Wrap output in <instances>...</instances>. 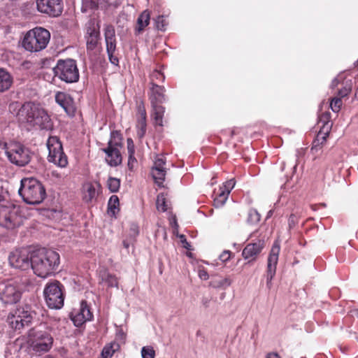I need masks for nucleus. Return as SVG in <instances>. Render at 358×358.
Segmentation results:
<instances>
[{
	"label": "nucleus",
	"instance_id": "nucleus-29",
	"mask_svg": "<svg viewBox=\"0 0 358 358\" xmlns=\"http://www.w3.org/2000/svg\"><path fill=\"white\" fill-rule=\"evenodd\" d=\"M99 278L102 282H106L108 287H117L118 280L117 277L109 273L107 269L101 270L99 273Z\"/></svg>",
	"mask_w": 358,
	"mask_h": 358
},
{
	"label": "nucleus",
	"instance_id": "nucleus-56",
	"mask_svg": "<svg viewBox=\"0 0 358 358\" xmlns=\"http://www.w3.org/2000/svg\"><path fill=\"white\" fill-rule=\"evenodd\" d=\"M123 243H124V245L125 248H127L129 247V245L125 241H124Z\"/></svg>",
	"mask_w": 358,
	"mask_h": 358
},
{
	"label": "nucleus",
	"instance_id": "nucleus-41",
	"mask_svg": "<svg viewBox=\"0 0 358 358\" xmlns=\"http://www.w3.org/2000/svg\"><path fill=\"white\" fill-rule=\"evenodd\" d=\"M156 205L158 210L165 212L167 210L166 199L164 195L157 196Z\"/></svg>",
	"mask_w": 358,
	"mask_h": 358
},
{
	"label": "nucleus",
	"instance_id": "nucleus-18",
	"mask_svg": "<svg viewBox=\"0 0 358 358\" xmlns=\"http://www.w3.org/2000/svg\"><path fill=\"white\" fill-rule=\"evenodd\" d=\"M266 246L264 239H257L253 243H248L242 251V256L248 262L256 261Z\"/></svg>",
	"mask_w": 358,
	"mask_h": 358
},
{
	"label": "nucleus",
	"instance_id": "nucleus-24",
	"mask_svg": "<svg viewBox=\"0 0 358 358\" xmlns=\"http://www.w3.org/2000/svg\"><path fill=\"white\" fill-rule=\"evenodd\" d=\"M325 128V124L322 130H320L316 138L313 140L310 151L313 154H316L318 151L321 150L324 144L327 141V138L329 133V127H327L326 131H323Z\"/></svg>",
	"mask_w": 358,
	"mask_h": 358
},
{
	"label": "nucleus",
	"instance_id": "nucleus-16",
	"mask_svg": "<svg viewBox=\"0 0 358 358\" xmlns=\"http://www.w3.org/2000/svg\"><path fill=\"white\" fill-rule=\"evenodd\" d=\"M104 38L106 45V52L110 62L114 65H118L119 59L116 52L117 40L115 30L112 24H107L104 28Z\"/></svg>",
	"mask_w": 358,
	"mask_h": 358
},
{
	"label": "nucleus",
	"instance_id": "nucleus-50",
	"mask_svg": "<svg viewBox=\"0 0 358 358\" xmlns=\"http://www.w3.org/2000/svg\"><path fill=\"white\" fill-rule=\"evenodd\" d=\"M199 276L202 280H207L209 278V275L207 272V271L204 268H201L199 271Z\"/></svg>",
	"mask_w": 358,
	"mask_h": 358
},
{
	"label": "nucleus",
	"instance_id": "nucleus-5",
	"mask_svg": "<svg viewBox=\"0 0 358 358\" xmlns=\"http://www.w3.org/2000/svg\"><path fill=\"white\" fill-rule=\"evenodd\" d=\"M165 92V87L159 85H152V87H149L148 92L152 108L151 117L155 124L161 127L163 126V117L165 113V108L162 106L166 101Z\"/></svg>",
	"mask_w": 358,
	"mask_h": 358
},
{
	"label": "nucleus",
	"instance_id": "nucleus-34",
	"mask_svg": "<svg viewBox=\"0 0 358 358\" xmlns=\"http://www.w3.org/2000/svg\"><path fill=\"white\" fill-rule=\"evenodd\" d=\"M150 87H152V85H157V82H161L163 83L165 80V76L164 73L158 70H154L150 76Z\"/></svg>",
	"mask_w": 358,
	"mask_h": 358
},
{
	"label": "nucleus",
	"instance_id": "nucleus-20",
	"mask_svg": "<svg viewBox=\"0 0 358 358\" xmlns=\"http://www.w3.org/2000/svg\"><path fill=\"white\" fill-rule=\"evenodd\" d=\"M102 187L99 182H86L82 187V198L86 203H92L96 200L101 192Z\"/></svg>",
	"mask_w": 358,
	"mask_h": 358
},
{
	"label": "nucleus",
	"instance_id": "nucleus-54",
	"mask_svg": "<svg viewBox=\"0 0 358 358\" xmlns=\"http://www.w3.org/2000/svg\"><path fill=\"white\" fill-rule=\"evenodd\" d=\"M51 174H52V176L55 177L57 178H62L61 174L57 173V171H52Z\"/></svg>",
	"mask_w": 358,
	"mask_h": 358
},
{
	"label": "nucleus",
	"instance_id": "nucleus-46",
	"mask_svg": "<svg viewBox=\"0 0 358 358\" xmlns=\"http://www.w3.org/2000/svg\"><path fill=\"white\" fill-rule=\"evenodd\" d=\"M235 185V180L234 179L229 180L227 181L222 186L220 187L223 190H229L230 192L231 190L234 188Z\"/></svg>",
	"mask_w": 358,
	"mask_h": 358
},
{
	"label": "nucleus",
	"instance_id": "nucleus-21",
	"mask_svg": "<svg viewBox=\"0 0 358 358\" xmlns=\"http://www.w3.org/2000/svg\"><path fill=\"white\" fill-rule=\"evenodd\" d=\"M55 101L64 108L69 116H74L76 106L70 94L64 92H57L55 94Z\"/></svg>",
	"mask_w": 358,
	"mask_h": 358
},
{
	"label": "nucleus",
	"instance_id": "nucleus-27",
	"mask_svg": "<svg viewBox=\"0 0 358 358\" xmlns=\"http://www.w3.org/2000/svg\"><path fill=\"white\" fill-rule=\"evenodd\" d=\"M150 13L148 10L143 11L138 16L135 28V34H141L145 28L150 24Z\"/></svg>",
	"mask_w": 358,
	"mask_h": 358
},
{
	"label": "nucleus",
	"instance_id": "nucleus-49",
	"mask_svg": "<svg viewBox=\"0 0 358 358\" xmlns=\"http://www.w3.org/2000/svg\"><path fill=\"white\" fill-rule=\"evenodd\" d=\"M231 252L229 250H225L220 255V259L222 262H227L231 258Z\"/></svg>",
	"mask_w": 358,
	"mask_h": 358
},
{
	"label": "nucleus",
	"instance_id": "nucleus-52",
	"mask_svg": "<svg viewBox=\"0 0 358 358\" xmlns=\"http://www.w3.org/2000/svg\"><path fill=\"white\" fill-rule=\"evenodd\" d=\"M265 358H281V357L280 356V355L278 353L271 352H268L266 355Z\"/></svg>",
	"mask_w": 358,
	"mask_h": 358
},
{
	"label": "nucleus",
	"instance_id": "nucleus-43",
	"mask_svg": "<svg viewBox=\"0 0 358 358\" xmlns=\"http://www.w3.org/2000/svg\"><path fill=\"white\" fill-rule=\"evenodd\" d=\"M137 115L138 116V119L146 120L147 118V113L143 101L139 103L137 106Z\"/></svg>",
	"mask_w": 358,
	"mask_h": 358
},
{
	"label": "nucleus",
	"instance_id": "nucleus-19",
	"mask_svg": "<svg viewBox=\"0 0 358 358\" xmlns=\"http://www.w3.org/2000/svg\"><path fill=\"white\" fill-rule=\"evenodd\" d=\"M166 159L162 156H157L151 170L152 176L159 187H163L166 174Z\"/></svg>",
	"mask_w": 358,
	"mask_h": 358
},
{
	"label": "nucleus",
	"instance_id": "nucleus-25",
	"mask_svg": "<svg viewBox=\"0 0 358 358\" xmlns=\"http://www.w3.org/2000/svg\"><path fill=\"white\" fill-rule=\"evenodd\" d=\"M13 83L10 73L4 69L0 68V93L8 91Z\"/></svg>",
	"mask_w": 358,
	"mask_h": 358
},
{
	"label": "nucleus",
	"instance_id": "nucleus-9",
	"mask_svg": "<svg viewBox=\"0 0 358 358\" xmlns=\"http://www.w3.org/2000/svg\"><path fill=\"white\" fill-rule=\"evenodd\" d=\"M54 72L55 76L67 83H76L79 80L76 61L72 59H59Z\"/></svg>",
	"mask_w": 358,
	"mask_h": 358
},
{
	"label": "nucleus",
	"instance_id": "nucleus-23",
	"mask_svg": "<svg viewBox=\"0 0 358 358\" xmlns=\"http://www.w3.org/2000/svg\"><path fill=\"white\" fill-rule=\"evenodd\" d=\"M106 153V161L111 166H116L122 162V155L118 148L107 147L102 149Z\"/></svg>",
	"mask_w": 358,
	"mask_h": 358
},
{
	"label": "nucleus",
	"instance_id": "nucleus-47",
	"mask_svg": "<svg viewBox=\"0 0 358 358\" xmlns=\"http://www.w3.org/2000/svg\"><path fill=\"white\" fill-rule=\"evenodd\" d=\"M350 91H351L350 88L343 87L338 91V97L341 98V99L344 98L350 94Z\"/></svg>",
	"mask_w": 358,
	"mask_h": 358
},
{
	"label": "nucleus",
	"instance_id": "nucleus-6",
	"mask_svg": "<svg viewBox=\"0 0 358 358\" xmlns=\"http://www.w3.org/2000/svg\"><path fill=\"white\" fill-rule=\"evenodd\" d=\"M50 38V34L47 29L35 27L27 32L22 41V46L27 51L39 52L47 47Z\"/></svg>",
	"mask_w": 358,
	"mask_h": 358
},
{
	"label": "nucleus",
	"instance_id": "nucleus-10",
	"mask_svg": "<svg viewBox=\"0 0 358 358\" xmlns=\"http://www.w3.org/2000/svg\"><path fill=\"white\" fill-rule=\"evenodd\" d=\"M22 216L19 208L14 205L0 206V226L14 229L22 224Z\"/></svg>",
	"mask_w": 358,
	"mask_h": 358
},
{
	"label": "nucleus",
	"instance_id": "nucleus-28",
	"mask_svg": "<svg viewBox=\"0 0 358 358\" xmlns=\"http://www.w3.org/2000/svg\"><path fill=\"white\" fill-rule=\"evenodd\" d=\"M6 321L9 326L15 331H20L24 327L28 326L27 324H24V322L22 321V319L16 315V312L15 310L8 314Z\"/></svg>",
	"mask_w": 358,
	"mask_h": 358
},
{
	"label": "nucleus",
	"instance_id": "nucleus-45",
	"mask_svg": "<svg viewBox=\"0 0 358 358\" xmlns=\"http://www.w3.org/2000/svg\"><path fill=\"white\" fill-rule=\"evenodd\" d=\"M127 147L128 155H134L135 154V145L134 141L131 138H128L127 140Z\"/></svg>",
	"mask_w": 358,
	"mask_h": 358
},
{
	"label": "nucleus",
	"instance_id": "nucleus-30",
	"mask_svg": "<svg viewBox=\"0 0 358 358\" xmlns=\"http://www.w3.org/2000/svg\"><path fill=\"white\" fill-rule=\"evenodd\" d=\"M229 195V190H223L220 187L213 201L214 206L215 208H220L222 206L227 200Z\"/></svg>",
	"mask_w": 358,
	"mask_h": 358
},
{
	"label": "nucleus",
	"instance_id": "nucleus-58",
	"mask_svg": "<svg viewBox=\"0 0 358 358\" xmlns=\"http://www.w3.org/2000/svg\"><path fill=\"white\" fill-rule=\"evenodd\" d=\"M357 63H358V59H357Z\"/></svg>",
	"mask_w": 358,
	"mask_h": 358
},
{
	"label": "nucleus",
	"instance_id": "nucleus-12",
	"mask_svg": "<svg viewBox=\"0 0 358 358\" xmlns=\"http://www.w3.org/2000/svg\"><path fill=\"white\" fill-rule=\"evenodd\" d=\"M100 27L94 20H90L86 24L85 36L88 54L98 55L100 49L98 47L100 40Z\"/></svg>",
	"mask_w": 358,
	"mask_h": 358
},
{
	"label": "nucleus",
	"instance_id": "nucleus-35",
	"mask_svg": "<svg viewBox=\"0 0 358 358\" xmlns=\"http://www.w3.org/2000/svg\"><path fill=\"white\" fill-rule=\"evenodd\" d=\"M137 136L139 138H143L146 133L147 123L146 120L138 119L136 123Z\"/></svg>",
	"mask_w": 358,
	"mask_h": 358
},
{
	"label": "nucleus",
	"instance_id": "nucleus-26",
	"mask_svg": "<svg viewBox=\"0 0 358 358\" xmlns=\"http://www.w3.org/2000/svg\"><path fill=\"white\" fill-rule=\"evenodd\" d=\"M15 311L16 312V315L22 319L25 324L29 325L31 324L35 313L31 310L30 306L24 305L18 307Z\"/></svg>",
	"mask_w": 358,
	"mask_h": 358
},
{
	"label": "nucleus",
	"instance_id": "nucleus-39",
	"mask_svg": "<svg viewBox=\"0 0 358 358\" xmlns=\"http://www.w3.org/2000/svg\"><path fill=\"white\" fill-rule=\"evenodd\" d=\"M143 358H155V351L151 346H144L141 350Z\"/></svg>",
	"mask_w": 358,
	"mask_h": 358
},
{
	"label": "nucleus",
	"instance_id": "nucleus-42",
	"mask_svg": "<svg viewBox=\"0 0 358 358\" xmlns=\"http://www.w3.org/2000/svg\"><path fill=\"white\" fill-rule=\"evenodd\" d=\"M99 6V0H83V9L86 11L87 9H96Z\"/></svg>",
	"mask_w": 358,
	"mask_h": 358
},
{
	"label": "nucleus",
	"instance_id": "nucleus-15",
	"mask_svg": "<svg viewBox=\"0 0 358 358\" xmlns=\"http://www.w3.org/2000/svg\"><path fill=\"white\" fill-rule=\"evenodd\" d=\"M280 252V241L276 240L273 242L267 259L266 268V283L268 288L271 286V281L276 273V268Z\"/></svg>",
	"mask_w": 358,
	"mask_h": 358
},
{
	"label": "nucleus",
	"instance_id": "nucleus-32",
	"mask_svg": "<svg viewBox=\"0 0 358 358\" xmlns=\"http://www.w3.org/2000/svg\"><path fill=\"white\" fill-rule=\"evenodd\" d=\"M120 200L117 196L112 195L108 202V212L112 215H115L116 213L120 210Z\"/></svg>",
	"mask_w": 358,
	"mask_h": 358
},
{
	"label": "nucleus",
	"instance_id": "nucleus-51",
	"mask_svg": "<svg viewBox=\"0 0 358 358\" xmlns=\"http://www.w3.org/2000/svg\"><path fill=\"white\" fill-rule=\"evenodd\" d=\"M231 284V281L229 278H224L221 280L220 282H218L217 286L222 287V286H229Z\"/></svg>",
	"mask_w": 358,
	"mask_h": 358
},
{
	"label": "nucleus",
	"instance_id": "nucleus-55",
	"mask_svg": "<svg viewBox=\"0 0 358 358\" xmlns=\"http://www.w3.org/2000/svg\"><path fill=\"white\" fill-rule=\"evenodd\" d=\"M203 304L206 306V307H208V302H209V300L208 299H203Z\"/></svg>",
	"mask_w": 358,
	"mask_h": 358
},
{
	"label": "nucleus",
	"instance_id": "nucleus-22",
	"mask_svg": "<svg viewBox=\"0 0 358 358\" xmlns=\"http://www.w3.org/2000/svg\"><path fill=\"white\" fill-rule=\"evenodd\" d=\"M93 314L90 310L86 301H82L78 313L75 316L73 321L76 326L83 324L86 321H90L92 319Z\"/></svg>",
	"mask_w": 358,
	"mask_h": 358
},
{
	"label": "nucleus",
	"instance_id": "nucleus-11",
	"mask_svg": "<svg viewBox=\"0 0 358 358\" xmlns=\"http://www.w3.org/2000/svg\"><path fill=\"white\" fill-rule=\"evenodd\" d=\"M49 151L48 160L56 166L65 168L68 165V157L63 150L62 144L57 136H50L47 141Z\"/></svg>",
	"mask_w": 358,
	"mask_h": 358
},
{
	"label": "nucleus",
	"instance_id": "nucleus-38",
	"mask_svg": "<svg viewBox=\"0 0 358 358\" xmlns=\"http://www.w3.org/2000/svg\"><path fill=\"white\" fill-rule=\"evenodd\" d=\"M155 26L157 30L164 31L166 29L168 22L164 15H159L155 20Z\"/></svg>",
	"mask_w": 358,
	"mask_h": 358
},
{
	"label": "nucleus",
	"instance_id": "nucleus-44",
	"mask_svg": "<svg viewBox=\"0 0 358 358\" xmlns=\"http://www.w3.org/2000/svg\"><path fill=\"white\" fill-rule=\"evenodd\" d=\"M299 220V217L297 215L292 213L288 219L289 227L290 229L294 228L298 224Z\"/></svg>",
	"mask_w": 358,
	"mask_h": 358
},
{
	"label": "nucleus",
	"instance_id": "nucleus-33",
	"mask_svg": "<svg viewBox=\"0 0 358 358\" xmlns=\"http://www.w3.org/2000/svg\"><path fill=\"white\" fill-rule=\"evenodd\" d=\"M122 138L121 134L117 131H113L111 133L110 140L108 141V146L113 148H120L122 145Z\"/></svg>",
	"mask_w": 358,
	"mask_h": 358
},
{
	"label": "nucleus",
	"instance_id": "nucleus-8",
	"mask_svg": "<svg viewBox=\"0 0 358 358\" xmlns=\"http://www.w3.org/2000/svg\"><path fill=\"white\" fill-rule=\"evenodd\" d=\"M5 150L8 160L18 166H26L32 158L30 149L19 142H11L6 145Z\"/></svg>",
	"mask_w": 358,
	"mask_h": 358
},
{
	"label": "nucleus",
	"instance_id": "nucleus-40",
	"mask_svg": "<svg viewBox=\"0 0 358 358\" xmlns=\"http://www.w3.org/2000/svg\"><path fill=\"white\" fill-rule=\"evenodd\" d=\"M342 105L343 101L341 99L338 97L333 98L330 102V107L335 113H338L341 110Z\"/></svg>",
	"mask_w": 358,
	"mask_h": 358
},
{
	"label": "nucleus",
	"instance_id": "nucleus-31",
	"mask_svg": "<svg viewBox=\"0 0 358 358\" xmlns=\"http://www.w3.org/2000/svg\"><path fill=\"white\" fill-rule=\"evenodd\" d=\"M120 345L116 342L107 344L103 349L101 355L103 358H111L113 354L117 351Z\"/></svg>",
	"mask_w": 358,
	"mask_h": 358
},
{
	"label": "nucleus",
	"instance_id": "nucleus-48",
	"mask_svg": "<svg viewBox=\"0 0 358 358\" xmlns=\"http://www.w3.org/2000/svg\"><path fill=\"white\" fill-rule=\"evenodd\" d=\"M137 163V160L134 157V155H128V167L129 169H132L135 165V164Z\"/></svg>",
	"mask_w": 358,
	"mask_h": 358
},
{
	"label": "nucleus",
	"instance_id": "nucleus-3",
	"mask_svg": "<svg viewBox=\"0 0 358 358\" xmlns=\"http://www.w3.org/2000/svg\"><path fill=\"white\" fill-rule=\"evenodd\" d=\"M17 117L21 124L41 129L51 127L50 116L46 111L33 102H26L19 109Z\"/></svg>",
	"mask_w": 358,
	"mask_h": 358
},
{
	"label": "nucleus",
	"instance_id": "nucleus-4",
	"mask_svg": "<svg viewBox=\"0 0 358 358\" xmlns=\"http://www.w3.org/2000/svg\"><path fill=\"white\" fill-rule=\"evenodd\" d=\"M18 192L25 203L31 205L41 203L46 196L43 185L34 178L22 179Z\"/></svg>",
	"mask_w": 358,
	"mask_h": 358
},
{
	"label": "nucleus",
	"instance_id": "nucleus-7",
	"mask_svg": "<svg viewBox=\"0 0 358 358\" xmlns=\"http://www.w3.org/2000/svg\"><path fill=\"white\" fill-rule=\"evenodd\" d=\"M43 294L50 308L60 309L63 307L65 298L64 287L59 281H49L45 286Z\"/></svg>",
	"mask_w": 358,
	"mask_h": 358
},
{
	"label": "nucleus",
	"instance_id": "nucleus-17",
	"mask_svg": "<svg viewBox=\"0 0 358 358\" xmlns=\"http://www.w3.org/2000/svg\"><path fill=\"white\" fill-rule=\"evenodd\" d=\"M63 7V0H36L38 11L50 17L59 16Z\"/></svg>",
	"mask_w": 358,
	"mask_h": 358
},
{
	"label": "nucleus",
	"instance_id": "nucleus-13",
	"mask_svg": "<svg viewBox=\"0 0 358 358\" xmlns=\"http://www.w3.org/2000/svg\"><path fill=\"white\" fill-rule=\"evenodd\" d=\"M12 267L27 270L31 266V252L27 248H20L12 251L8 256Z\"/></svg>",
	"mask_w": 358,
	"mask_h": 358
},
{
	"label": "nucleus",
	"instance_id": "nucleus-53",
	"mask_svg": "<svg viewBox=\"0 0 358 358\" xmlns=\"http://www.w3.org/2000/svg\"><path fill=\"white\" fill-rule=\"evenodd\" d=\"M181 238H184V240H181V241L184 243V248H185L187 250H191V245L187 241L185 236H182Z\"/></svg>",
	"mask_w": 358,
	"mask_h": 358
},
{
	"label": "nucleus",
	"instance_id": "nucleus-37",
	"mask_svg": "<svg viewBox=\"0 0 358 358\" xmlns=\"http://www.w3.org/2000/svg\"><path fill=\"white\" fill-rule=\"evenodd\" d=\"M261 215L255 208H251L248 211L247 221L251 224H257L260 221Z\"/></svg>",
	"mask_w": 358,
	"mask_h": 358
},
{
	"label": "nucleus",
	"instance_id": "nucleus-1",
	"mask_svg": "<svg viewBox=\"0 0 358 358\" xmlns=\"http://www.w3.org/2000/svg\"><path fill=\"white\" fill-rule=\"evenodd\" d=\"M53 328L47 322L41 323L27 332V348L32 356H41L50 351L53 347Z\"/></svg>",
	"mask_w": 358,
	"mask_h": 358
},
{
	"label": "nucleus",
	"instance_id": "nucleus-36",
	"mask_svg": "<svg viewBox=\"0 0 358 358\" xmlns=\"http://www.w3.org/2000/svg\"><path fill=\"white\" fill-rule=\"evenodd\" d=\"M107 186L111 192H117L120 187V180L113 177H109L107 181Z\"/></svg>",
	"mask_w": 358,
	"mask_h": 358
},
{
	"label": "nucleus",
	"instance_id": "nucleus-57",
	"mask_svg": "<svg viewBox=\"0 0 358 358\" xmlns=\"http://www.w3.org/2000/svg\"><path fill=\"white\" fill-rule=\"evenodd\" d=\"M3 199V196L0 194V201Z\"/></svg>",
	"mask_w": 358,
	"mask_h": 358
},
{
	"label": "nucleus",
	"instance_id": "nucleus-14",
	"mask_svg": "<svg viewBox=\"0 0 358 358\" xmlns=\"http://www.w3.org/2000/svg\"><path fill=\"white\" fill-rule=\"evenodd\" d=\"M22 289L17 284H6L0 287V301L4 305L18 303L22 296Z\"/></svg>",
	"mask_w": 358,
	"mask_h": 358
},
{
	"label": "nucleus",
	"instance_id": "nucleus-2",
	"mask_svg": "<svg viewBox=\"0 0 358 358\" xmlns=\"http://www.w3.org/2000/svg\"><path fill=\"white\" fill-rule=\"evenodd\" d=\"M60 264L59 253L45 248L31 252V266L34 273L41 278L54 274Z\"/></svg>",
	"mask_w": 358,
	"mask_h": 358
}]
</instances>
